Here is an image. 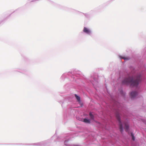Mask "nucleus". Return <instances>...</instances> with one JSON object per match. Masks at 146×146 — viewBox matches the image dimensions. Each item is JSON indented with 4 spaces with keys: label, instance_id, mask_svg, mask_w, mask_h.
<instances>
[{
    "label": "nucleus",
    "instance_id": "f257e3e1",
    "mask_svg": "<svg viewBox=\"0 0 146 146\" xmlns=\"http://www.w3.org/2000/svg\"><path fill=\"white\" fill-rule=\"evenodd\" d=\"M56 142L58 146H64V134L63 133L57 136L56 130L55 134L50 139L32 145L37 146H52Z\"/></svg>",
    "mask_w": 146,
    "mask_h": 146
},
{
    "label": "nucleus",
    "instance_id": "f03ea898",
    "mask_svg": "<svg viewBox=\"0 0 146 146\" xmlns=\"http://www.w3.org/2000/svg\"><path fill=\"white\" fill-rule=\"evenodd\" d=\"M142 80L141 74L139 73L135 76H130L125 78L122 81L124 84H130L133 86L137 87Z\"/></svg>",
    "mask_w": 146,
    "mask_h": 146
},
{
    "label": "nucleus",
    "instance_id": "7ed1b4c3",
    "mask_svg": "<svg viewBox=\"0 0 146 146\" xmlns=\"http://www.w3.org/2000/svg\"><path fill=\"white\" fill-rule=\"evenodd\" d=\"M13 72H18L23 74H26L27 72V70L24 68L19 67L14 69Z\"/></svg>",
    "mask_w": 146,
    "mask_h": 146
},
{
    "label": "nucleus",
    "instance_id": "20e7f679",
    "mask_svg": "<svg viewBox=\"0 0 146 146\" xmlns=\"http://www.w3.org/2000/svg\"><path fill=\"white\" fill-rule=\"evenodd\" d=\"M116 117L118 120L119 123V129L120 132L122 133L123 131V127L121 121V119L120 118V115L119 114H116Z\"/></svg>",
    "mask_w": 146,
    "mask_h": 146
},
{
    "label": "nucleus",
    "instance_id": "39448f33",
    "mask_svg": "<svg viewBox=\"0 0 146 146\" xmlns=\"http://www.w3.org/2000/svg\"><path fill=\"white\" fill-rule=\"evenodd\" d=\"M58 102L61 104V106L63 108V104L64 101V93H63L59 92V96L58 100Z\"/></svg>",
    "mask_w": 146,
    "mask_h": 146
},
{
    "label": "nucleus",
    "instance_id": "423d86ee",
    "mask_svg": "<svg viewBox=\"0 0 146 146\" xmlns=\"http://www.w3.org/2000/svg\"><path fill=\"white\" fill-rule=\"evenodd\" d=\"M137 94V92H133L130 94V96L131 99L134 98Z\"/></svg>",
    "mask_w": 146,
    "mask_h": 146
},
{
    "label": "nucleus",
    "instance_id": "0eeeda50",
    "mask_svg": "<svg viewBox=\"0 0 146 146\" xmlns=\"http://www.w3.org/2000/svg\"><path fill=\"white\" fill-rule=\"evenodd\" d=\"M83 31L84 32L88 34H90L91 33L89 29L85 27L84 28Z\"/></svg>",
    "mask_w": 146,
    "mask_h": 146
},
{
    "label": "nucleus",
    "instance_id": "6e6552de",
    "mask_svg": "<svg viewBox=\"0 0 146 146\" xmlns=\"http://www.w3.org/2000/svg\"><path fill=\"white\" fill-rule=\"evenodd\" d=\"M125 125V129L126 131H128L129 129V126L128 123L127 122H125L124 123Z\"/></svg>",
    "mask_w": 146,
    "mask_h": 146
},
{
    "label": "nucleus",
    "instance_id": "1a4fd4ad",
    "mask_svg": "<svg viewBox=\"0 0 146 146\" xmlns=\"http://www.w3.org/2000/svg\"><path fill=\"white\" fill-rule=\"evenodd\" d=\"M83 121L86 123H90V120L89 119H84Z\"/></svg>",
    "mask_w": 146,
    "mask_h": 146
},
{
    "label": "nucleus",
    "instance_id": "9d476101",
    "mask_svg": "<svg viewBox=\"0 0 146 146\" xmlns=\"http://www.w3.org/2000/svg\"><path fill=\"white\" fill-rule=\"evenodd\" d=\"M89 115L91 119L93 120H94V116L91 112L90 113Z\"/></svg>",
    "mask_w": 146,
    "mask_h": 146
},
{
    "label": "nucleus",
    "instance_id": "9b49d317",
    "mask_svg": "<svg viewBox=\"0 0 146 146\" xmlns=\"http://www.w3.org/2000/svg\"><path fill=\"white\" fill-rule=\"evenodd\" d=\"M75 96L76 97L77 100L79 102L80 101V97L78 96L76 94H75Z\"/></svg>",
    "mask_w": 146,
    "mask_h": 146
},
{
    "label": "nucleus",
    "instance_id": "f8f14e48",
    "mask_svg": "<svg viewBox=\"0 0 146 146\" xmlns=\"http://www.w3.org/2000/svg\"><path fill=\"white\" fill-rule=\"evenodd\" d=\"M64 74H63L62 75L60 78V80L61 82H63L64 79Z\"/></svg>",
    "mask_w": 146,
    "mask_h": 146
},
{
    "label": "nucleus",
    "instance_id": "ddd939ff",
    "mask_svg": "<svg viewBox=\"0 0 146 146\" xmlns=\"http://www.w3.org/2000/svg\"><path fill=\"white\" fill-rule=\"evenodd\" d=\"M50 3L51 4H52V5H54V6H56V4L54 3V2L52 1H50Z\"/></svg>",
    "mask_w": 146,
    "mask_h": 146
},
{
    "label": "nucleus",
    "instance_id": "4468645a",
    "mask_svg": "<svg viewBox=\"0 0 146 146\" xmlns=\"http://www.w3.org/2000/svg\"><path fill=\"white\" fill-rule=\"evenodd\" d=\"M131 134L132 137V139L133 141L135 140V138L134 137V136L133 134L132 133H131Z\"/></svg>",
    "mask_w": 146,
    "mask_h": 146
},
{
    "label": "nucleus",
    "instance_id": "2eb2a0df",
    "mask_svg": "<svg viewBox=\"0 0 146 146\" xmlns=\"http://www.w3.org/2000/svg\"><path fill=\"white\" fill-rule=\"evenodd\" d=\"M19 9H17V10H16V11H15L14 12H16V11L19 10Z\"/></svg>",
    "mask_w": 146,
    "mask_h": 146
},
{
    "label": "nucleus",
    "instance_id": "dca6fc26",
    "mask_svg": "<svg viewBox=\"0 0 146 146\" xmlns=\"http://www.w3.org/2000/svg\"><path fill=\"white\" fill-rule=\"evenodd\" d=\"M144 122L145 124H146V121H144Z\"/></svg>",
    "mask_w": 146,
    "mask_h": 146
},
{
    "label": "nucleus",
    "instance_id": "f3484780",
    "mask_svg": "<svg viewBox=\"0 0 146 146\" xmlns=\"http://www.w3.org/2000/svg\"><path fill=\"white\" fill-rule=\"evenodd\" d=\"M25 145H31V144H25Z\"/></svg>",
    "mask_w": 146,
    "mask_h": 146
},
{
    "label": "nucleus",
    "instance_id": "a211bd4d",
    "mask_svg": "<svg viewBox=\"0 0 146 146\" xmlns=\"http://www.w3.org/2000/svg\"><path fill=\"white\" fill-rule=\"evenodd\" d=\"M18 144H18H19V145H22V144H22V143H21V144Z\"/></svg>",
    "mask_w": 146,
    "mask_h": 146
},
{
    "label": "nucleus",
    "instance_id": "6ab92c4d",
    "mask_svg": "<svg viewBox=\"0 0 146 146\" xmlns=\"http://www.w3.org/2000/svg\"><path fill=\"white\" fill-rule=\"evenodd\" d=\"M3 21H4V20H1V22H3Z\"/></svg>",
    "mask_w": 146,
    "mask_h": 146
},
{
    "label": "nucleus",
    "instance_id": "aec40b11",
    "mask_svg": "<svg viewBox=\"0 0 146 146\" xmlns=\"http://www.w3.org/2000/svg\"><path fill=\"white\" fill-rule=\"evenodd\" d=\"M58 7L59 8H61V7H60V6H58Z\"/></svg>",
    "mask_w": 146,
    "mask_h": 146
},
{
    "label": "nucleus",
    "instance_id": "412c9836",
    "mask_svg": "<svg viewBox=\"0 0 146 146\" xmlns=\"http://www.w3.org/2000/svg\"><path fill=\"white\" fill-rule=\"evenodd\" d=\"M122 58L124 59H125V58L124 57H123Z\"/></svg>",
    "mask_w": 146,
    "mask_h": 146
}]
</instances>
